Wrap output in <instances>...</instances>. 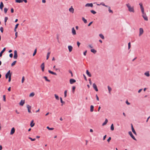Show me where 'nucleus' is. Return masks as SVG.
<instances>
[{
	"label": "nucleus",
	"instance_id": "obj_53",
	"mask_svg": "<svg viewBox=\"0 0 150 150\" xmlns=\"http://www.w3.org/2000/svg\"><path fill=\"white\" fill-rule=\"evenodd\" d=\"M77 45L78 47H79L80 45L81 44L80 43V42H79V41H78L77 42Z\"/></svg>",
	"mask_w": 150,
	"mask_h": 150
},
{
	"label": "nucleus",
	"instance_id": "obj_58",
	"mask_svg": "<svg viewBox=\"0 0 150 150\" xmlns=\"http://www.w3.org/2000/svg\"><path fill=\"white\" fill-rule=\"evenodd\" d=\"M93 23V21L91 22L90 23L88 24V26H90L91 25V24Z\"/></svg>",
	"mask_w": 150,
	"mask_h": 150
},
{
	"label": "nucleus",
	"instance_id": "obj_36",
	"mask_svg": "<svg viewBox=\"0 0 150 150\" xmlns=\"http://www.w3.org/2000/svg\"><path fill=\"white\" fill-rule=\"evenodd\" d=\"M37 53V49H35L34 51V52L33 54V56H34Z\"/></svg>",
	"mask_w": 150,
	"mask_h": 150
},
{
	"label": "nucleus",
	"instance_id": "obj_49",
	"mask_svg": "<svg viewBox=\"0 0 150 150\" xmlns=\"http://www.w3.org/2000/svg\"><path fill=\"white\" fill-rule=\"evenodd\" d=\"M0 30H1V32L2 33H3V32L4 29H3V28L2 27H1L0 28Z\"/></svg>",
	"mask_w": 150,
	"mask_h": 150
},
{
	"label": "nucleus",
	"instance_id": "obj_8",
	"mask_svg": "<svg viewBox=\"0 0 150 150\" xmlns=\"http://www.w3.org/2000/svg\"><path fill=\"white\" fill-rule=\"evenodd\" d=\"M40 67L41 68L42 71L43 72L44 71V68H45V63H43L41 65Z\"/></svg>",
	"mask_w": 150,
	"mask_h": 150
},
{
	"label": "nucleus",
	"instance_id": "obj_62",
	"mask_svg": "<svg viewBox=\"0 0 150 150\" xmlns=\"http://www.w3.org/2000/svg\"><path fill=\"white\" fill-rule=\"evenodd\" d=\"M96 100H99V98L97 94L96 95Z\"/></svg>",
	"mask_w": 150,
	"mask_h": 150
},
{
	"label": "nucleus",
	"instance_id": "obj_14",
	"mask_svg": "<svg viewBox=\"0 0 150 150\" xmlns=\"http://www.w3.org/2000/svg\"><path fill=\"white\" fill-rule=\"evenodd\" d=\"M72 33L73 35H75L76 34V31L74 28H73L72 29Z\"/></svg>",
	"mask_w": 150,
	"mask_h": 150
},
{
	"label": "nucleus",
	"instance_id": "obj_9",
	"mask_svg": "<svg viewBox=\"0 0 150 150\" xmlns=\"http://www.w3.org/2000/svg\"><path fill=\"white\" fill-rule=\"evenodd\" d=\"M70 83L71 84H72L76 82V81L74 79H71L69 80Z\"/></svg>",
	"mask_w": 150,
	"mask_h": 150
},
{
	"label": "nucleus",
	"instance_id": "obj_45",
	"mask_svg": "<svg viewBox=\"0 0 150 150\" xmlns=\"http://www.w3.org/2000/svg\"><path fill=\"white\" fill-rule=\"evenodd\" d=\"M54 96L55 97V98L56 99H57V100H59V96H57V94H55L54 95Z\"/></svg>",
	"mask_w": 150,
	"mask_h": 150
},
{
	"label": "nucleus",
	"instance_id": "obj_20",
	"mask_svg": "<svg viewBox=\"0 0 150 150\" xmlns=\"http://www.w3.org/2000/svg\"><path fill=\"white\" fill-rule=\"evenodd\" d=\"M33 120H32L31 121V122L30 125V126L31 127H33L35 125V123H33Z\"/></svg>",
	"mask_w": 150,
	"mask_h": 150
},
{
	"label": "nucleus",
	"instance_id": "obj_22",
	"mask_svg": "<svg viewBox=\"0 0 150 150\" xmlns=\"http://www.w3.org/2000/svg\"><path fill=\"white\" fill-rule=\"evenodd\" d=\"M86 74L89 77H91V74H90V73L89 72L88 70H86Z\"/></svg>",
	"mask_w": 150,
	"mask_h": 150
},
{
	"label": "nucleus",
	"instance_id": "obj_24",
	"mask_svg": "<svg viewBox=\"0 0 150 150\" xmlns=\"http://www.w3.org/2000/svg\"><path fill=\"white\" fill-rule=\"evenodd\" d=\"M60 102L61 103H62V106L63 105V104H64L65 103V102L63 101L62 100V97H60Z\"/></svg>",
	"mask_w": 150,
	"mask_h": 150
},
{
	"label": "nucleus",
	"instance_id": "obj_19",
	"mask_svg": "<svg viewBox=\"0 0 150 150\" xmlns=\"http://www.w3.org/2000/svg\"><path fill=\"white\" fill-rule=\"evenodd\" d=\"M48 71L49 73H50V74H53V75H57V74L56 73L54 72L51 71L50 70H49Z\"/></svg>",
	"mask_w": 150,
	"mask_h": 150
},
{
	"label": "nucleus",
	"instance_id": "obj_6",
	"mask_svg": "<svg viewBox=\"0 0 150 150\" xmlns=\"http://www.w3.org/2000/svg\"><path fill=\"white\" fill-rule=\"evenodd\" d=\"M86 7H93V5L92 3H87L85 6Z\"/></svg>",
	"mask_w": 150,
	"mask_h": 150
},
{
	"label": "nucleus",
	"instance_id": "obj_21",
	"mask_svg": "<svg viewBox=\"0 0 150 150\" xmlns=\"http://www.w3.org/2000/svg\"><path fill=\"white\" fill-rule=\"evenodd\" d=\"M94 106L93 105H91L90 106V111L91 112H93L94 110Z\"/></svg>",
	"mask_w": 150,
	"mask_h": 150
},
{
	"label": "nucleus",
	"instance_id": "obj_46",
	"mask_svg": "<svg viewBox=\"0 0 150 150\" xmlns=\"http://www.w3.org/2000/svg\"><path fill=\"white\" fill-rule=\"evenodd\" d=\"M29 139L31 140L32 141H35L36 139L35 138L32 139V138L30 137H29Z\"/></svg>",
	"mask_w": 150,
	"mask_h": 150
},
{
	"label": "nucleus",
	"instance_id": "obj_44",
	"mask_svg": "<svg viewBox=\"0 0 150 150\" xmlns=\"http://www.w3.org/2000/svg\"><path fill=\"white\" fill-rule=\"evenodd\" d=\"M47 128L49 129V130H53L54 129V128H50L49 127L47 126Z\"/></svg>",
	"mask_w": 150,
	"mask_h": 150
},
{
	"label": "nucleus",
	"instance_id": "obj_4",
	"mask_svg": "<svg viewBox=\"0 0 150 150\" xmlns=\"http://www.w3.org/2000/svg\"><path fill=\"white\" fill-rule=\"evenodd\" d=\"M142 16L144 18V20L145 21H147L148 20V17L146 15V13H144V14H142Z\"/></svg>",
	"mask_w": 150,
	"mask_h": 150
},
{
	"label": "nucleus",
	"instance_id": "obj_2",
	"mask_svg": "<svg viewBox=\"0 0 150 150\" xmlns=\"http://www.w3.org/2000/svg\"><path fill=\"white\" fill-rule=\"evenodd\" d=\"M10 70H9L6 73L5 75V77L6 79H8V77L11 76L12 74L10 73Z\"/></svg>",
	"mask_w": 150,
	"mask_h": 150
},
{
	"label": "nucleus",
	"instance_id": "obj_1",
	"mask_svg": "<svg viewBox=\"0 0 150 150\" xmlns=\"http://www.w3.org/2000/svg\"><path fill=\"white\" fill-rule=\"evenodd\" d=\"M126 5L128 8V11L130 12H132L133 13H134V12L133 7H131L129 4H127Z\"/></svg>",
	"mask_w": 150,
	"mask_h": 150
},
{
	"label": "nucleus",
	"instance_id": "obj_55",
	"mask_svg": "<svg viewBox=\"0 0 150 150\" xmlns=\"http://www.w3.org/2000/svg\"><path fill=\"white\" fill-rule=\"evenodd\" d=\"M13 56V54L12 53H10L9 54V57L11 58H12Z\"/></svg>",
	"mask_w": 150,
	"mask_h": 150
},
{
	"label": "nucleus",
	"instance_id": "obj_27",
	"mask_svg": "<svg viewBox=\"0 0 150 150\" xmlns=\"http://www.w3.org/2000/svg\"><path fill=\"white\" fill-rule=\"evenodd\" d=\"M43 78L45 79V80L48 82H50V80H49L47 76H43Z\"/></svg>",
	"mask_w": 150,
	"mask_h": 150
},
{
	"label": "nucleus",
	"instance_id": "obj_37",
	"mask_svg": "<svg viewBox=\"0 0 150 150\" xmlns=\"http://www.w3.org/2000/svg\"><path fill=\"white\" fill-rule=\"evenodd\" d=\"M108 90L109 92L110 93V91H111L112 90V89H111V88L109 86H108Z\"/></svg>",
	"mask_w": 150,
	"mask_h": 150
},
{
	"label": "nucleus",
	"instance_id": "obj_63",
	"mask_svg": "<svg viewBox=\"0 0 150 150\" xmlns=\"http://www.w3.org/2000/svg\"><path fill=\"white\" fill-rule=\"evenodd\" d=\"M126 103L128 105H129L130 104V103H129L127 100L126 101Z\"/></svg>",
	"mask_w": 150,
	"mask_h": 150
},
{
	"label": "nucleus",
	"instance_id": "obj_32",
	"mask_svg": "<svg viewBox=\"0 0 150 150\" xmlns=\"http://www.w3.org/2000/svg\"><path fill=\"white\" fill-rule=\"evenodd\" d=\"M110 129L112 131H113L114 130V127L113 124H112L111 125Z\"/></svg>",
	"mask_w": 150,
	"mask_h": 150
},
{
	"label": "nucleus",
	"instance_id": "obj_3",
	"mask_svg": "<svg viewBox=\"0 0 150 150\" xmlns=\"http://www.w3.org/2000/svg\"><path fill=\"white\" fill-rule=\"evenodd\" d=\"M129 134L130 135V137L134 140H137L133 136L132 132L131 131H129L128 132Z\"/></svg>",
	"mask_w": 150,
	"mask_h": 150
},
{
	"label": "nucleus",
	"instance_id": "obj_10",
	"mask_svg": "<svg viewBox=\"0 0 150 150\" xmlns=\"http://www.w3.org/2000/svg\"><path fill=\"white\" fill-rule=\"evenodd\" d=\"M27 107L28 109V111L29 113H31L30 109H31V106L28 105H27Z\"/></svg>",
	"mask_w": 150,
	"mask_h": 150
},
{
	"label": "nucleus",
	"instance_id": "obj_51",
	"mask_svg": "<svg viewBox=\"0 0 150 150\" xmlns=\"http://www.w3.org/2000/svg\"><path fill=\"white\" fill-rule=\"evenodd\" d=\"M141 10L142 11V14H144V8H142L141 9Z\"/></svg>",
	"mask_w": 150,
	"mask_h": 150
},
{
	"label": "nucleus",
	"instance_id": "obj_59",
	"mask_svg": "<svg viewBox=\"0 0 150 150\" xmlns=\"http://www.w3.org/2000/svg\"><path fill=\"white\" fill-rule=\"evenodd\" d=\"M18 25H19L18 23L16 24L15 25V29H17V28L18 26Z\"/></svg>",
	"mask_w": 150,
	"mask_h": 150
},
{
	"label": "nucleus",
	"instance_id": "obj_47",
	"mask_svg": "<svg viewBox=\"0 0 150 150\" xmlns=\"http://www.w3.org/2000/svg\"><path fill=\"white\" fill-rule=\"evenodd\" d=\"M57 41H58V42H59V35L57 34Z\"/></svg>",
	"mask_w": 150,
	"mask_h": 150
},
{
	"label": "nucleus",
	"instance_id": "obj_15",
	"mask_svg": "<svg viewBox=\"0 0 150 150\" xmlns=\"http://www.w3.org/2000/svg\"><path fill=\"white\" fill-rule=\"evenodd\" d=\"M69 11L70 12L73 13L74 12V9L73 8L72 6H71V7L69 8Z\"/></svg>",
	"mask_w": 150,
	"mask_h": 150
},
{
	"label": "nucleus",
	"instance_id": "obj_7",
	"mask_svg": "<svg viewBox=\"0 0 150 150\" xmlns=\"http://www.w3.org/2000/svg\"><path fill=\"white\" fill-rule=\"evenodd\" d=\"M93 88L96 91H98V90L97 88V86L96 85L95 83H94L93 84Z\"/></svg>",
	"mask_w": 150,
	"mask_h": 150
},
{
	"label": "nucleus",
	"instance_id": "obj_33",
	"mask_svg": "<svg viewBox=\"0 0 150 150\" xmlns=\"http://www.w3.org/2000/svg\"><path fill=\"white\" fill-rule=\"evenodd\" d=\"M8 18L7 17H5V19H4V22H5V25H6V23L7 21L8 20Z\"/></svg>",
	"mask_w": 150,
	"mask_h": 150
},
{
	"label": "nucleus",
	"instance_id": "obj_40",
	"mask_svg": "<svg viewBox=\"0 0 150 150\" xmlns=\"http://www.w3.org/2000/svg\"><path fill=\"white\" fill-rule=\"evenodd\" d=\"M8 8H4V11L5 13L6 14L7 13V11H8Z\"/></svg>",
	"mask_w": 150,
	"mask_h": 150
},
{
	"label": "nucleus",
	"instance_id": "obj_54",
	"mask_svg": "<svg viewBox=\"0 0 150 150\" xmlns=\"http://www.w3.org/2000/svg\"><path fill=\"white\" fill-rule=\"evenodd\" d=\"M24 80H25L24 77V76H23L22 77V81H21V82H22V83H23L24 82Z\"/></svg>",
	"mask_w": 150,
	"mask_h": 150
},
{
	"label": "nucleus",
	"instance_id": "obj_28",
	"mask_svg": "<svg viewBox=\"0 0 150 150\" xmlns=\"http://www.w3.org/2000/svg\"><path fill=\"white\" fill-rule=\"evenodd\" d=\"M82 20L85 23H87V21L86 19L84 18L83 17H82Z\"/></svg>",
	"mask_w": 150,
	"mask_h": 150
},
{
	"label": "nucleus",
	"instance_id": "obj_18",
	"mask_svg": "<svg viewBox=\"0 0 150 150\" xmlns=\"http://www.w3.org/2000/svg\"><path fill=\"white\" fill-rule=\"evenodd\" d=\"M4 6V4L2 2H1L0 3V8L1 9V10L2 11L3 10V8Z\"/></svg>",
	"mask_w": 150,
	"mask_h": 150
},
{
	"label": "nucleus",
	"instance_id": "obj_23",
	"mask_svg": "<svg viewBox=\"0 0 150 150\" xmlns=\"http://www.w3.org/2000/svg\"><path fill=\"white\" fill-rule=\"evenodd\" d=\"M108 122V120L107 119H105V122L102 124V125L104 126V125H105Z\"/></svg>",
	"mask_w": 150,
	"mask_h": 150
},
{
	"label": "nucleus",
	"instance_id": "obj_43",
	"mask_svg": "<svg viewBox=\"0 0 150 150\" xmlns=\"http://www.w3.org/2000/svg\"><path fill=\"white\" fill-rule=\"evenodd\" d=\"M93 14H95L96 13V12L95 11L93 10H91L90 11Z\"/></svg>",
	"mask_w": 150,
	"mask_h": 150
},
{
	"label": "nucleus",
	"instance_id": "obj_31",
	"mask_svg": "<svg viewBox=\"0 0 150 150\" xmlns=\"http://www.w3.org/2000/svg\"><path fill=\"white\" fill-rule=\"evenodd\" d=\"M15 2L16 3H21L23 2L22 0H15Z\"/></svg>",
	"mask_w": 150,
	"mask_h": 150
},
{
	"label": "nucleus",
	"instance_id": "obj_26",
	"mask_svg": "<svg viewBox=\"0 0 150 150\" xmlns=\"http://www.w3.org/2000/svg\"><path fill=\"white\" fill-rule=\"evenodd\" d=\"M91 52L93 53L94 54H96L97 52V51L93 49H91Z\"/></svg>",
	"mask_w": 150,
	"mask_h": 150
},
{
	"label": "nucleus",
	"instance_id": "obj_12",
	"mask_svg": "<svg viewBox=\"0 0 150 150\" xmlns=\"http://www.w3.org/2000/svg\"><path fill=\"white\" fill-rule=\"evenodd\" d=\"M15 132V128L14 127H13L11 129V131L10 133V134L12 135V134H13Z\"/></svg>",
	"mask_w": 150,
	"mask_h": 150
},
{
	"label": "nucleus",
	"instance_id": "obj_64",
	"mask_svg": "<svg viewBox=\"0 0 150 150\" xmlns=\"http://www.w3.org/2000/svg\"><path fill=\"white\" fill-rule=\"evenodd\" d=\"M139 5L140 7L143 6L142 4V3H139Z\"/></svg>",
	"mask_w": 150,
	"mask_h": 150
},
{
	"label": "nucleus",
	"instance_id": "obj_34",
	"mask_svg": "<svg viewBox=\"0 0 150 150\" xmlns=\"http://www.w3.org/2000/svg\"><path fill=\"white\" fill-rule=\"evenodd\" d=\"M76 88V87L75 86H73L72 88V92L73 93H74Z\"/></svg>",
	"mask_w": 150,
	"mask_h": 150
},
{
	"label": "nucleus",
	"instance_id": "obj_60",
	"mask_svg": "<svg viewBox=\"0 0 150 150\" xmlns=\"http://www.w3.org/2000/svg\"><path fill=\"white\" fill-rule=\"evenodd\" d=\"M8 81L9 82H10L11 81V76H10V77H8Z\"/></svg>",
	"mask_w": 150,
	"mask_h": 150
},
{
	"label": "nucleus",
	"instance_id": "obj_61",
	"mask_svg": "<svg viewBox=\"0 0 150 150\" xmlns=\"http://www.w3.org/2000/svg\"><path fill=\"white\" fill-rule=\"evenodd\" d=\"M87 52V50H86L85 51L83 52V54L84 56H86V53Z\"/></svg>",
	"mask_w": 150,
	"mask_h": 150
},
{
	"label": "nucleus",
	"instance_id": "obj_56",
	"mask_svg": "<svg viewBox=\"0 0 150 150\" xmlns=\"http://www.w3.org/2000/svg\"><path fill=\"white\" fill-rule=\"evenodd\" d=\"M11 13H13L14 12V9L13 8H11Z\"/></svg>",
	"mask_w": 150,
	"mask_h": 150
},
{
	"label": "nucleus",
	"instance_id": "obj_57",
	"mask_svg": "<svg viewBox=\"0 0 150 150\" xmlns=\"http://www.w3.org/2000/svg\"><path fill=\"white\" fill-rule=\"evenodd\" d=\"M100 4H101V5H102V6H105V4L103 2H101L100 3Z\"/></svg>",
	"mask_w": 150,
	"mask_h": 150
},
{
	"label": "nucleus",
	"instance_id": "obj_30",
	"mask_svg": "<svg viewBox=\"0 0 150 150\" xmlns=\"http://www.w3.org/2000/svg\"><path fill=\"white\" fill-rule=\"evenodd\" d=\"M132 132L134 133V134H135V135H137V133H136V132H135L133 127H132Z\"/></svg>",
	"mask_w": 150,
	"mask_h": 150
},
{
	"label": "nucleus",
	"instance_id": "obj_42",
	"mask_svg": "<svg viewBox=\"0 0 150 150\" xmlns=\"http://www.w3.org/2000/svg\"><path fill=\"white\" fill-rule=\"evenodd\" d=\"M108 11L110 13H113V11L110 9V7H109Z\"/></svg>",
	"mask_w": 150,
	"mask_h": 150
},
{
	"label": "nucleus",
	"instance_id": "obj_25",
	"mask_svg": "<svg viewBox=\"0 0 150 150\" xmlns=\"http://www.w3.org/2000/svg\"><path fill=\"white\" fill-rule=\"evenodd\" d=\"M144 75L147 77L150 76V74L149 71H147L145 73Z\"/></svg>",
	"mask_w": 150,
	"mask_h": 150
},
{
	"label": "nucleus",
	"instance_id": "obj_52",
	"mask_svg": "<svg viewBox=\"0 0 150 150\" xmlns=\"http://www.w3.org/2000/svg\"><path fill=\"white\" fill-rule=\"evenodd\" d=\"M111 137H110L108 138V139H107V142H109L111 140Z\"/></svg>",
	"mask_w": 150,
	"mask_h": 150
},
{
	"label": "nucleus",
	"instance_id": "obj_38",
	"mask_svg": "<svg viewBox=\"0 0 150 150\" xmlns=\"http://www.w3.org/2000/svg\"><path fill=\"white\" fill-rule=\"evenodd\" d=\"M67 90H65L64 92V97L66 98L67 96Z\"/></svg>",
	"mask_w": 150,
	"mask_h": 150
},
{
	"label": "nucleus",
	"instance_id": "obj_13",
	"mask_svg": "<svg viewBox=\"0 0 150 150\" xmlns=\"http://www.w3.org/2000/svg\"><path fill=\"white\" fill-rule=\"evenodd\" d=\"M144 31L143 29L142 28H139V36H140L142 35Z\"/></svg>",
	"mask_w": 150,
	"mask_h": 150
},
{
	"label": "nucleus",
	"instance_id": "obj_17",
	"mask_svg": "<svg viewBox=\"0 0 150 150\" xmlns=\"http://www.w3.org/2000/svg\"><path fill=\"white\" fill-rule=\"evenodd\" d=\"M25 100H21L19 103V105L21 106H23L24 104L25 103Z\"/></svg>",
	"mask_w": 150,
	"mask_h": 150
},
{
	"label": "nucleus",
	"instance_id": "obj_35",
	"mask_svg": "<svg viewBox=\"0 0 150 150\" xmlns=\"http://www.w3.org/2000/svg\"><path fill=\"white\" fill-rule=\"evenodd\" d=\"M50 52H48L47 53V58L46 59H48L49 57V56L50 55Z\"/></svg>",
	"mask_w": 150,
	"mask_h": 150
},
{
	"label": "nucleus",
	"instance_id": "obj_41",
	"mask_svg": "<svg viewBox=\"0 0 150 150\" xmlns=\"http://www.w3.org/2000/svg\"><path fill=\"white\" fill-rule=\"evenodd\" d=\"M35 95V93L33 92H32L31 93H30L29 95L30 97H33V96Z\"/></svg>",
	"mask_w": 150,
	"mask_h": 150
},
{
	"label": "nucleus",
	"instance_id": "obj_50",
	"mask_svg": "<svg viewBox=\"0 0 150 150\" xmlns=\"http://www.w3.org/2000/svg\"><path fill=\"white\" fill-rule=\"evenodd\" d=\"M131 47V43L130 42H129L128 43V49H129Z\"/></svg>",
	"mask_w": 150,
	"mask_h": 150
},
{
	"label": "nucleus",
	"instance_id": "obj_29",
	"mask_svg": "<svg viewBox=\"0 0 150 150\" xmlns=\"http://www.w3.org/2000/svg\"><path fill=\"white\" fill-rule=\"evenodd\" d=\"M99 36L102 39H105V38L104 36L103 35L101 34H99Z\"/></svg>",
	"mask_w": 150,
	"mask_h": 150
},
{
	"label": "nucleus",
	"instance_id": "obj_11",
	"mask_svg": "<svg viewBox=\"0 0 150 150\" xmlns=\"http://www.w3.org/2000/svg\"><path fill=\"white\" fill-rule=\"evenodd\" d=\"M6 50V48L5 47H4V48L3 50L0 53V57H2L3 53Z\"/></svg>",
	"mask_w": 150,
	"mask_h": 150
},
{
	"label": "nucleus",
	"instance_id": "obj_5",
	"mask_svg": "<svg viewBox=\"0 0 150 150\" xmlns=\"http://www.w3.org/2000/svg\"><path fill=\"white\" fill-rule=\"evenodd\" d=\"M18 57V54L17 53V51L16 50H15L14 51V55L13 56V58L14 59H17Z\"/></svg>",
	"mask_w": 150,
	"mask_h": 150
},
{
	"label": "nucleus",
	"instance_id": "obj_16",
	"mask_svg": "<svg viewBox=\"0 0 150 150\" xmlns=\"http://www.w3.org/2000/svg\"><path fill=\"white\" fill-rule=\"evenodd\" d=\"M68 48L69 52H71L72 50L73 47L71 45H69L68 46Z\"/></svg>",
	"mask_w": 150,
	"mask_h": 150
},
{
	"label": "nucleus",
	"instance_id": "obj_48",
	"mask_svg": "<svg viewBox=\"0 0 150 150\" xmlns=\"http://www.w3.org/2000/svg\"><path fill=\"white\" fill-rule=\"evenodd\" d=\"M3 98L4 101L5 102L6 101V96L5 95H4L3 96Z\"/></svg>",
	"mask_w": 150,
	"mask_h": 150
},
{
	"label": "nucleus",
	"instance_id": "obj_39",
	"mask_svg": "<svg viewBox=\"0 0 150 150\" xmlns=\"http://www.w3.org/2000/svg\"><path fill=\"white\" fill-rule=\"evenodd\" d=\"M17 61H14L11 64V66H13L16 63Z\"/></svg>",
	"mask_w": 150,
	"mask_h": 150
}]
</instances>
